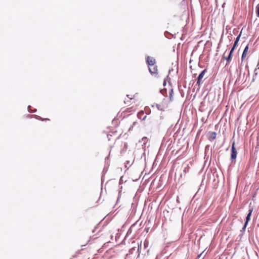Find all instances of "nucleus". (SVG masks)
Masks as SVG:
<instances>
[{"instance_id": "1", "label": "nucleus", "mask_w": 259, "mask_h": 259, "mask_svg": "<svg viewBox=\"0 0 259 259\" xmlns=\"http://www.w3.org/2000/svg\"><path fill=\"white\" fill-rule=\"evenodd\" d=\"M146 62L150 74L154 77H158L159 76V72L156 59L153 57L148 56L146 58Z\"/></svg>"}, {"instance_id": "2", "label": "nucleus", "mask_w": 259, "mask_h": 259, "mask_svg": "<svg viewBox=\"0 0 259 259\" xmlns=\"http://www.w3.org/2000/svg\"><path fill=\"white\" fill-rule=\"evenodd\" d=\"M235 142H234L232 143V147H231V159L233 161L236 159L237 152L235 148Z\"/></svg>"}, {"instance_id": "3", "label": "nucleus", "mask_w": 259, "mask_h": 259, "mask_svg": "<svg viewBox=\"0 0 259 259\" xmlns=\"http://www.w3.org/2000/svg\"><path fill=\"white\" fill-rule=\"evenodd\" d=\"M206 72V69H205L199 75L198 78H197V84H198V85H200L201 84V80L203 78V77H204V75Z\"/></svg>"}, {"instance_id": "4", "label": "nucleus", "mask_w": 259, "mask_h": 259, "mask_svg": "<svg viewBox=\"0 0 259 259\" xmlns=\"http://www.w3.org/2000/svg\"><path fill=\"white\" fill-rule=\"evenodd\" d=\"M235 48L236 47L235 46H233V47L231 49V51L229 53V55L228 57H224L227 61L228 63H229L230 62V61L232 60V54H233Z\"/></svg>"}, {"instance_id": "5", "label": "nucleus", "mask_w": 259, "mask_h": 259, "mask_svg": "<svg viewBox=\"0 0 259 259\" xmlns=\"http://www.w3.org/2000/svg\"><path fill=\"white\" fill-rule=\"evenodd\" d=\"M252 212V208H251V209H249V212H248V214H247V217L246 218V221L245 222L243 229H245L246 228V225H247L248 222L249 221V220L250 219V217H251Z\"/></svg>"}, {"instance_id": "6", "label": "nucleus", "mask_w": 259, "mask_h": 259, "mask_svg": "<svg viewBox=\"0 0 259 259\" xmlns=\"http://www.w3.org/2000/svg\"><path fill=\"white\" fill-rule=\"evenodd\" d=\"M248 49H249V45H247L246 46V47L245 48V49L243 52L242 57H241L242 61H243L246 58V57L248 54Z\"/></svg>"}, {"instance_id": "7", "label": "nucleus", "mask_w": 259, "mask_h": 259, "mask_svg": "<svg viewBox=\"0 0 259 259\" xmlns=\"http://www.w3.org/2000/svg\"><path fill=\"white\" fill-rule=\"evenodd\" d=\"M217 136V133L214 132H210L209 133L208 139L209 141H212L215 139Z\"/></svg>"}, {"instance_id": "8", "label": "nucleus", "mask_w": 259, "mask_h": 259, "mask_svg": "<svg viewBox=\"0 0 259 259\" xmlns=\"http://www.w3.org/2000/svg\"><path fill=\"white\" fill-rule=\"evenodd\" d=\"M169 99L171 101L173 100V90L171 89L169 92Z\"/></svg>"}, {"instance_id": "9", "label": "nucleus", "mask_w": 259, "mask_h": 259, "mask_svg": "<svg viewBox=\"0 0 259 259\" xmlns=\"http://www.w3.org/2000/svg\"><path fill=\"white\" fill-rule=\"evenodd\" d=\"M256 16L259 17V4L256 7Z\"/></svg>"}, {"instance_id": "10", "label": "nucleus", "mask_w": 259, "mask_h": 259, "mask_svg": "<svg viewBox=\"0 0 259 259\" xmlns=\"http://www.w3.org/2000/svg\"><path fill=\"white\" fill-rule=\"evenodd\" d=\"M241 36V33L238 35V36L236 37L235 41H237L238 42L239 40L240 37Z\"/></svg>"}, {"instance_id": "11", "label": "nucleus", "mask_w": 259, "mask_h": 259, "mask_svg": "<svg viewBox=\"0 0 259 259\" xmlns=\"http://www.w3.org/2000/svg\"><path fill=\"white\" fill-rule=\"evenodd\" d=\"M127 97H128V98H130V99H133L134 98V96H134V95H127Z\"/></svg>"}, {"instance_id": "12", "label": "nucleus", "mask_w": 259, "mask_h": 259, "mask_svg": "<svg viewBox=\"0 0 259 259\" xmlns=\"http://www.w3.org/2000/svg\"><path fill=\"white\" fill-rule=\"evenodd\" d=\"M238 43V42L237 41H235L233 46H235L236 47L237 46Z\"/></svg>"}, {"instance_id": "13", "label": "nucleus", "mask_w": 259, "mask_h": 259, "mask_svg": "<svg viewBox=\"0 0 259 259\" xmlns=\"http://www.w3.org/2000/svg\"><path fill=\"white\" fill-rule=\"evenodd\" d=\"M188 170H189V169H188V168H187V170H186V169H185L184 170V171H185V172H188Z\"/></svg>"}, {"instance_id": "14", "label": "nucleus", "mask_w": 259, "mask_h": 259, "mask_svg": "<svg viewBox=\"0 0 259 259\" xmlns=\"http://www.w3.org/2000/svg\"><path fill=\"white\" fill-rule=\"evenodd\" d=\"M200 256H201V254H199V255H198L197 258L200 257Z\"/></svg>"}]
</instances>
